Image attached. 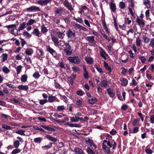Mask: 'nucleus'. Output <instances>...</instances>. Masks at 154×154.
<instances>
[{"label": "nucleus", "mask_w": 154, "mask_h": 154, "mask_svg": "<svg viewBox=\"0 0 154 154\" xmlns=\"http://www.w3.org/2000/svg\"><path fill=\"white\" fill-rule=\"evenodd\" d=\"M62 42L64 43L63 45H61L62 50H63L64 52L67 55H70L72 53V51L71 49V46L69 45V43H65V41H62Z\"/></svg>", "instance_id": "nucleus-1"}, {"label": "nucleus", "mask_w": 154, "mask_h": 154, "mask_svg": "<svg viewBox=\"0 0 154 154\" xmlns=\"http://www.w3.org/2000/svg\"><path fill=\"white\" fill-rule=\"evenodd\" d=\"M67 59L72 63L75 64H78L80 63V60L78 57L75 56L73 57H69Z\"/></svg>", "instance_id": "nucleus-2"}, {"label": "nucleus", "mask_w": 154, "mask_h": 154, "mask_svg": "<svg viewBox=\"0 0 154 154\" xmlns=\"http://www.w3.org/2000/svg\"><path fill=\"white\" fill-rule=\"evenodd\" d=\"M54 13L55 16H60L62 15L65 14L66 12L63 8H57L54 11Z\"/></svg>", "instance_id": "nucleus-3"}, {"label": "nucleus", "mask_w": 154, "mask_h": 154, "mask_svg": "<svg viewBox=\"0 0 154 154\" xmlns=\"http://www.w3.org/2000/svg\"><path fill=\"white\" fill-rule=\"evenodd\" d=\"M63 5L68 10L71 11V13H72V11L74 10L72 5L67 0H65L63 2Z\"/></svg>", "instance_id": "nucleus-4"}, {"label": "nucleus", "mask_w": 154, "mask_h": 154, "mask_svg": "<svg viewBox=\"0 0 154 154\" xmlns=\"http://www.w3.org/2000/svg\"><path fill=\"white\" fill-rule=\"evenodd\" d=\"M26 11L29 12L33 11H40V9L39 7L35 6H32L30 7L27 8Z\"/></svg>", "instance_id": "nucleus-5"}, {"label": "nucleus", "mask_w": 154, "mask_h": 154, "mask_svg": "<svg viewBox=\"0 0 154 154\" xmlns=\"http://www.w3.org/2000/svg\"><path fill=\"white\" fill-rule=\"evenodd\" d=\"M46 49L47 51L49 52L50 54L54 56H56V53L54 50L52 48L49 46L46 47Z\"/></svg>", "instance_id": "nucleus-6"}, {"label": "nucleus", "mask_w": 154, "mask_h": 154, "mask_svg": "<svg viewBox=\"0 0 154 154\" xmlns=\"http://www.w3.org/2000/svg\"><path fill=\"white\" fill-rule=\"evenodd\" d=\"M136 22L137 23L138 25L140 27H143L145 26V22L143 19H141L137 18L136 19Z\"/></svg>", "instance_id": "nucleus-7"}, {"label": "nucleus", "mask_w": 154, "mask_h": 154, "mask_svg": "<svg viewBox=\"0 0 154 154\" xmlns=\"http://www.w3.org/2000/svg\"><path fill=\"white\" fill-rule=\"evenodd\" d=\"M51 2V0H39L37 1V3L42 5H45Z\"/></svg>", "instance_id": "nucleus-8"}, {"label": "nucleus", "mask_w": 154, "mask_h": 154, "mask_svg": "<svg viewBox=\"0 0 154 154\" xmlns=\"http://www.w3.org/2000/svg\"><path fill=\"white\" fill-rule=\"evenodd\" d=\"M66 34L68 37L70 38H73L75 35V33L73 32L70 29H69L67 31Z\"/></svg>", "instance_id": "nucleus-9"}, {"label": "nucleus", "mask_w": 154, "mask_h": 154, "mask_svg": "<svg viewBox=\"0 0 154 154\" xmlns=\"http://www.w3.org/2000/svg\"><path fill=\"white\" fill-rule=\"evenodd\" d=\"M107 91L110 97L113 98L115 96V93L112 89L111 88H108L107 89Z\"/></svg>", "instance_id": "nucleus-10"}, {"label": "nucleus", "mask_w": 154, "mask_h": 154, "mask_svg": "<svg viewBox=\"0 0 154 154\" xmlns=\"http://www.w3.org/2000/svg\"><path fill=\"white\" fill-rule=\"evenodd\" d=\"M51 37L52 41L54 42L55 46H57L59 43V41L57 37L55 36L51 35Z\"/></svg>", "instance_id": "nucleus-11"}, {"label": "nucleus", "mask_w": 154, "mask_h": 154, "mask_svg": "<svg viewBox=\"0 0 154 154\" xmlns=\"http://www.w3.org/2000/svg\"><path fill=\"white\" fill-rule=\"evenodd\" d=\"M64 32L65 31L63 32L58 31L57 32L56 34L59 38H60L61 39H63L64 38L65 36Z\"/></svg>", "instance_id": "nucleus-12"}, {"label": "nucleus", "mask_w": 154, "mask_h": 154, "mask_svg": "<svg viewBox=\"0 0 154 154\" xmlns=\"http://www.w3.org/2000/svg\"><path fill=\"white\" fill-rule=\"evenodd\" d=\"M75 152L77 154H84V152L83 150L79 147H75L74 149Z\"/></svg>", "instance_id": "nucleus-13"}, {"label": "nucleus", "mask_w": 154, "mask_h": 154, "mask_svg": "<svg viewBox=\"0 0 154 154\" xmlns=\"http://www.w3.org/2000/svg\"><path fill=\"white\" fill-rule=\"evenodd\" d=\"M45 137L50 141L55 142L57 141V139L54 137H52L51 135H46Z\"/></svg>", "instance_id": "nucleus-14"}, {"label": "nucleus", "mask_w": 154, "mask_h": 154, "mask_svg": "<svg viewBox=\"0 0 154 154\" xmlns=\"http://www.w3.org/2000/svg\"><path fill=\"white\" fill-rule=\"evenodd\" d=\"M76 75L73 74L71 76L68 78V81L69 82L71 85H72L73 83L74 80L76 78Z\"/></svg>", "instance_id": "nucleus-15"}, {"label": "nucleus", "mask_w": 154, "mask_h": 154, "mask_svg": "<svg viewBox=\"0 0 154 154\" xmlns=\"http://www.w3.org/2000/svg\"><path fill=\"white\" fill-rule=\"evenodd\" d=\"M100 85L102 87H104L106 88L109 85V84L107 81L103 80L101 82L100 84Z\"/></svg>", "instance_id": "nucleus-16"}, {"label": "nucleus", "mask_w": 154, "mask_h": 154, "mask_svg": "<svg viewBox=\"0 0 154 154\" xmlns=\"http://www.w3.org/2000/svg\"><path fill=\"white\" fill-rule=\"evenodd\" d=\"M85 38L88 41V42L91 43H93L95 42L94 37L93 36H88Z\"/></svg>", "instance_id": "nucleus-17"}, {"label": "nucleus", "mask_w": 154, "mask_h": 154, "mask_svg": "<svg viewBox=\"0 0 154 154\" xmlns=\"http://www.w3.org/2000/svg\"><path fill=\"white\" fill-rule=\"evenodd\" d=\"M102 147L104 152L108 154L110 153V149L109 148L107 147L106 145H105L104 143H102Z\"/></svg>", "instance_id": "nucleus-18"}, {"label": "nucleus", "mask_w": 154, "mask_h": 154, "mask_svg": "<svg viewBox=\"0 0 154 154\" xmlns=\"http://www.w3.org/2000/svg\"><path fill=\"white\" fill-rule=\"evenodd\" d=\"M41 126V127H42L45 129L48 130V131H55V130L54 128L51 127H50L48 126L42 125Z\"/></svg>", "instance_id": "nucleus-19"}, {"label": "nucleus", "mask_w": 154, "mask_h": 154, "mask_svg": "<svg viewBox=\"0 0 154 154\" xmlns=\"http://www.w3.org/2000/svg\"><path fill=\"white\" fill-rule=\"evenodd\" d=\"M85 60L86 62L89 64H92L94 62V60L91 57H85Z\"/></svg>", "instance_id": "nucleus-20"}, {"label": "nucleus", "mask_w": 154, "mask_h": 154, "mask_svg": "<svg viewBox=\"0 0 154 154\" xmlns=\"http://www.w3.org/2000/svg\"><path fill=\"white\" fill-rule=\"evenodd\" d=\"M109 6L111 10L113 12H116V8L115 4L112 2H111L109 4Z\"/></svg>", "instance_id": "nucleus-21"}, {"label": "nucleus", "mask_w": 154, "mask_h": 154, "mask_svg": "<svg viewBox=\"0 0 154 154\" xmlns=\"http://www.w3.org/2000/svg\"><path fill=\"white\" fill-rule=\"evenodd\" d=\"M83 67L84 69V78L86 79H87L88 78V72L86 70V67L85 65L83 66Z\"/></svg>", "instance_id": "nucleus-22"}, {"label": "nucleus", "mask_w": 154, "mask_h": 154, "mask_svg": "<svg viewBox=\"0 0 154 154\" xmlns=\"http://www.w3.org/2000/svg\"><path fill=\"white\" fill-rule=\"evenodd\" d=\"M32 33L38 37H40L41 36V33L38 29H34Z\"/></svg>", "instance_id": "nucleus-23"}, {"label": "nucleus", "mask_w": 154, "mask_h": 154, "mask_svg": "<svg viewBox=\"0 0 154 154\" xmlns=\"http://www.w3.org/2000/svg\"><path fill=\"white\" fill-rule=\"evenodd\" d=\"M121 85H122L126 86L128 83V81L127 79L123 78L121 80Z\"/></svg>", "instance_id": "nucleus-24"}, {"label": "nucleus", "mask_w": 154, "mask_h": 154, "mask_svg": "<svg viewBox=\"0 0 154 154\" xmlns=\"http://www.w3.org/2000/svg\"><path fill=\"white\" fill-rule=\"evenodd\" d=\"M26 23L25 22H23L20 24V27L17 29L18 31H20L24 29L26 27Z\"/></svg>", "instance_id": "nucleus-25"}, {"label": "nucleus", "mask_w": 154, "mask_h": 154, "mask_svg": "<svg viewBox=\"0 0 154 154\" xmlns=\"http://www.w3.org/2000/svg\"><path fill=\"white\" fill-rule=\"evenodd\" d=\"M107 144L108 146H109L110 148H111L112 147V149L113 150L115 149V147L116 146V143L115 142H114V144H112L110 143V142L108 140L107 142Z\"/></svg>", "instance_id": "nucleus-26"}, {"label": "nucleus", "mask_w": 154, "mask_h": 154, "mask_svg": "<svg viewBox=\"0 0 154 154\" xmlns=\"http://www.w3.org/2000/svg\"><path fill=\"white\" fill-rule=\"evenodd\" d=\"M18 88L20 90H24L25 91H27L29 88L27 85H19L18 87Z\"/></svg>", "instance_id": "nucleus-27"}, {"label": "nucleus", "mask_w": 154, "mask_h": 154, "mask_svg": "<svg viewBox=\"0 0 154 154\" xmlns=\"http://www.w3.org/2000/svg\"><path fill=\"white\" fill-rule=\"evenodd\" d=\"M23 34L25 38H29L32 36V35L27 31L23 32Z\"/></svg>", "instance_id": "nucleus-28"}, {"label": "nucleus", "mask_w": 154, "mask_h": 154, "mask_svg": "<svg viewBox=\"0 0 154 154\" xmlns=\"http://www.w3.org/2000/svg\"><path fill=\"white\" fill-rule=\"evenodd\" d=\"M78 118H79V117L77 116H75L73 117H70V120L72 122H77L79 121Z\"/></svg>", "instance_id": "nucleus-29"}, {"label": "nucleus", "mask_w": 154, "mask_h": 154, "mask_svg": "<svg viewBox=\"0 0 154 154\" xmlns=\"http://www.w3.org/2000/svg\"><path fill=\"white\" fill-rule=\"evenodd\" d=\"M48 31V29L45 27L44 25H42L41 26V32L44 34H45Z\"/></svg>", "instance_id": "nucleus-30"}, {"label": "nucleus", "mask_w": 154, "mask_h": 154, "mask_svg": "<svg viewBox=\"0 0 154 154\" xmlns=\"http://www.w3.org/2000/svg\"><path fill=\"white\" fill-rule=\"evenodd\" d=\"M65 125H67L68 126L72 127H79V125L76 124H69L68 123H67L65 124Z\"/></svg>", "instance_id": "nucleus-31"}, {"label": "nucleus", "mask_w": 154, "mask_h": 154, "mask_svg": "<svg viewBox=\"0 0 154 154\" xmlns=\"http://www.w3.org/2000/svg\"><path fill=\"white\" fill-rule=\"evenodd\" d=\"M33 51L30 48L29 49H26V50L25 51V53L26 54L29 55H32V53Z\"/></svg>", "instance_id": "nucleus-32"}, {"label": "nucleus", "mask_w": 154, "mask_h": 154, "mask_svg": "<svg viewBox=\"0 0 154 154\" xmlns=\"http://www.w3.org/2000/svg\"><path fill=\"white\" fill-rule=\"evenodd\" d=\"M48 101L50 102H52L56 100V98L55 96H50L48 97Z\"/></svg>", "instance_id": "nucleus-33"}, {"label": "nucleus", "mask_w": 154, "mask_h": 154, "mask_svg": "<svg viewBox=\"0 0 154 154\" xmlns=\"http://www.w3.org/2000/svg\"><path fill=\"white\" fill-rule=\"evenodd\" d=\"M8 55L6 54H2L1 56L3 62L5 61L7 59Z\"/></svg>", "instance_id": "nucleus-34"}, {"label": "nucleus", "mask_w": 154, "mask_h": 154, "mask_svg": "<svg viewBox=\"0 0 154 154\" xmlns=\"http://www.w3.org/2000/svg\"><path fill=\"white\" fill-rule=\"evenodd\" d=\"M11 33L15 36L18 35V30L17 29H12L11 30Z\"/></svg>", "instance_id": "nucleus-35"}, {"label": "nucleus", "mask_w": 154, "mask_h": 154, "mask_svg": "<svg viewBox=\"0 0 154 154\" xmlns=\"http://www.w3.org/2000/svg\"><path fill=\"white\" fill-rule=\"evenodd\" d=\"M85 142L87 143H89L91 146H95L93 140H91L90 138H88L87 140H86Z\"/></svg>", "instance_id": "nucleus-36"}, {"label": "nucleus", "mask_w": 154, "mask_h": 154, "mask_svg": "<svg viewBox=\"0 0 154 154\" xmlns=\"http://www.w3.org/2000/svg\"><path fill=\"white\" fill-rule=\"evenodd\" d=\"M73 18L75 20L78 22H79L80 23H83V20L82 18L78 17L77 18H76L75 17H74Z\"/></svg>", "instance_id": "nucleus-37"}, {"label": "nucleus", "mask_w": 154, "mask_h": 154, "mask_svg": "<svg viewBox=\"0 0 154 154\" xmlns=\"http://www.w3.org/2000/svg\"><path fill=\"white\" fill-rule=\"evenodd\" d=\"M104 65L106 69L109 71V72H110L111 71L110 67L109 66L108 64L106 62H104Z\"/></svg>", "instance_id": "nucleus-38"}, {"label": "nucleus", "mask_w": 154, "mask_h": 154, "mask_svg": "<svg viewBox=\"0 0 154 154\" xmlns=\"http://www.w3.org/2000/svg\"><path fill=\"white\" fill-rule=\"evenodd\" d=\"M75 104L77 106L81 107L82 106V102L80 100L78 99L76 101Z\"/></svg>", "instance_id": "nucleus-39"}, {"label": "nucleus", "mask_w": 154, "mask_h": 154, "mask_svg": "<svg viewBox=\"0 0 154 154\" xmlns=\"http://www.w3.org/2000/svg\"><path fill=\"white\" fill-rule=\"evenodd\" d=\"M2 71L5 73H8L10 71V70L6 66H4L2 69Z\"/></svg>", "instance_id": "nucleus-40"}, {"label": "nucleus", "mask_w": 154, "mask_h": 154, "mask_svg": "<svg viewBox=\"0 0 154 154\" xmlns=\"http://www.w3.org/2000/svg\"><path fill=\"white\" fill-rule=\"evenodd\" d=\"M88 100L89 103L91 104H93L97 101V100L95 98H91L89 99Z\"/></svg>", "instance_id": "nucleus-41"}, {"label": "nucleus", "mask_w": 154, "mask_h": 154, "mask_svg": "<svg viewBox=\"0 0 154 154\" xmlns=\"http://www.w3.org/2000/svg\"><path fill=\"white\" fill-rule=\"evenodd\" d=\"M87 152L88 154H95L94 151L90 147H88L87 149Z\"/></svg>", "instance_id": "nucleus-42"}, {"label": "nucleus", "mask_w": 154, "mask_h": 154, "mask_svg": "<svg viewBox=\"0 0 154 154\" xmlns=\"http://www.w3.org/2000/svg\"><path fill=\"white\" fill-rule=\"evenodd\" d=\"M42 140V138L40 137L36 138L34 140V142L36 143H40Z\"/></svg>", "instance_id": "nucleus-43"}, {"label": "nucleus", "mask_w": 154, "mask_h": 154, "mask_svg": "<svg viewBox=\"0 0 154 154\" xmlns=\"http://www.w3.org/2000/svg\"><path fill=\"white\" fill-rule=\"evenodd\" d=\"M35 22V20L33 19H30L27 23L26 24L27 26L31 25Z\"/></svg>", "instance_id": "nucleus-44"}, {"label": "nucleus", "mask_w": 154, "mask_h": 154, "mask_svg": "<svg viewBox=\"0 0 154 154\" xmlns=\"http://www.w3.org/2000/svg\"><path fill=\"white\" fill-rule=\"evenodd\" d=\"M20 38V42L21 43V46L22 47H23L24 45L26 44V42L24 39L22 38Z\"/></svg>", "instance_id": "nucleus-45"}, {"label": "nucleus", "mask_w": 154, "mask_h": 154, "mask_svg": "<svg viewBox=\"0 0 154 154\" xmlns=\"http://www.w3.org/2000/svg\"><path fill=\"white\" fill-rule=\"evenodd\" d=\"M119 6L121 9H124L125 6V3L122 2H120L119 3Z\"/></svg>", "instance_id": "nucleus-46"}, {"label": "nucleus", "mask_w": 154, "mask_h": 154, "mask_svg": "<svg viewBox=\"0 0 154 154\" xmlns=\"http://www.w3.org/2000/svg\"><path fill=\"white\" fill-rule=\"evenodd\" d=\"M40 76V75L37 71L35 72L33 75V77L35 79H38Z\"/></svg>", "instance_id": "nucleus-47"}, {"label": "nucleus", "mask_w": 154, "mask_h": 154, "mask_svg": "<svg viewBox=\"0 0 154 154\" xmlns=\"http://www.w3.org/2000/svg\"><path fill=\"white\" fill-rule=\"evenodd\" d=\"M14 144L15 148H18L20 145L19 141L18 140H15L14 143Z\"/></svg>", "instance_id": "nucleus-48"}, {"label": "nucleus", "mask_w": 154, "mask_h": 154, "mask_svg": "<svg viewBox=\"0 0 154 154\" xmlns=\"http://www.w3.org/2000/svg\"><path fill=\"white\" fill-rule=\"evenodd\" d=\"M131 22V20L128 17H125V23L130 24Z\"/></svg>", "instance_id": "nucleus-49"}, {"label": "nucleus", "mask_w": 154, "mask_h": 154, "mask_svg": "<svg viewBox=\"0 0 154 154\" xmlns=\"http://www.w3.org/2000/svg\"><path fill=\"white\" fill-rule=\"evenodd\" d=\"M25 132V131H24V130H17V131L16 132V133L17 134H20L24 135H25V134H24Z\"/></svg>", "instance_id": "nucleus-50"}, {"label": "nucleus", "mask_w": 154, "mask_h": 154, "mask_svg": "<svg viewBox=\"0 0 154 154\" xmlns=\"http://www.w3.org/2000/svg\"><path fill=\"white\" fill-rule=\"evenodd\" d=\"M141 40L140 39L139 37L137 38L136 40V45L137 46H139L140 45Z\"/></svg>", "instance_id": "nucleus-51"}, {"label": "nucleus", "mask_w": 154, "mask_h": 154, "mask_svg": "<svg viewBox=\"0 0 154 154\" xmlns=\"http://www.w3.org/2000/svg\"><path fill=\"white\" fill-rule=\"evenodd\" d=\"M22 66L21 65H19L17 66L16 68V70L17 71V74H19L20 72H21V70Z\"/></svg>", "instance_id": "nucleus-52"}, {"label": "nucleus", "mask_w": 154, "mask_h": 154, "mask_svg": "<svg viewBox=\"0 0 154 154\" xmlns=\"http://www.w3.org/2000/svg\"><path fill=\"white\" fill-rule=\"evenodd\" d=\"M20 150L19 149L16 148L11 153L12 154H16L17 153L20 152Z\"/></svg>", "instance_id": "nucleus-53"}, {"label": "nucleus", "mask_w": 154, "mask_h": 154, "mask_svg": "<svg viewBox=\"0 0 154 154\" xmlns=\"http://www.w3.org/2000/svg\"><path fill=\"white\" fill-rule=\"evenodd\" d=\"M27 79V76L25 75H23L21 78V81L22 82H25Z\"/></svg>", "instance_id": "nucleus-54"}, {"label": "nucleus", "mask_w": 154, "mask_h": 154, "mask_svg": "<svg viewBox=\"0 0 154 154\" xmlns=\"http://www.w3.org/2000/svg\"><path fill=\"white\" fill-rule=\"evenodd\" d=\"M5 27L8 29H13L17 28L16 25L15 24H12L5 26Z\"/></svg>", "instance_id": "nucleus-55"}, {"label": "nucleus", "mask_w": 154, "mask_h": 154, "mask_svg": "<svg viewBox=\"0 0 154 154\" xmlns=\"http://www.w3.org/2000/svg\"><path fill=\"white\" fill-rule=\"evenodd\" d=\"M143 38L144 40V42L145 43H148L150 41V39L145 36H143Z\"/></svg>", "instance_id": "nucleus-56"}, {"label": "nucleus", "mask_w": 154, "mask_h": 154, "mask_svg": "<svg viewBox=\"0 0 154 154\" xmlns=\"http://www.w3.org/2000/svg\"><path fill=\"white\" fill-rule=\"evenodd\" d=\"M105 51L103 50H102V51L100 53L101 56L105 59H106V58L105 56Z\"/></svg>", "instance_id": "nucleus-57"}, {"label": "nucleus", "mask_w": 154, "mask_h": 154, "mask_svg": "<svg viewBox=\"0 0 154 154\" xmlns=\"http://www.w3.org/2000/svg\"><path fill=\"white\" fill-rule=\"evenodd\" d=\"M138 121V119H134L132 122L133 125L134 126L137 125Z\"/></svg>", "instance_id": "nucleus-58"}, {"label": "nucleus", "mask_w": 154, "mask_h": 154, "mask_svg": "<svg viewBox=\"0 0 154 154\" xmlns=\"http://www.w3.org/2000/svg\"><path fill=\"white\" fill-rule=\"evenodd\" d=\"M2 127L3 128L8 130L11 129H12V128L11 126L5 125H2Z\"/></svg>", "instance_id": "nucleus-59"}, {"label": "nucleus", "mask_w": 154, "mask_h": 154, "mask_svg": "<svg viewBox=\"0 0 154 154\" xmlns=\"http://www.w3.org/2000/svg\"><path fill=\"white\" fill-rule=\"evenodd\" d=\"M145 152L147 154H151L152 153V150L150 149L146 148Z\"/></svg>", "instance_id": "nucleus-60"}, {"label": "nucleus", "mask_w": 154, "mask_h": 154, "mask_svg": "<svg viewBox=\"0 0 154 154\" xmlns=\"http://www.w3.org/2000/svg\"><path fill=\"white\" fill-rule=\"evenodd\" d=\"M48 101L47 100H42L39 101V103L41 105H43L45 103L47 102Z\"/></svg>", "instance_id": "nucleus-61"}, {"label": "nucleus", "mask_w": 154, "mask_h": 154, "mask_svg": "<svg viewBox=\"0 0 154 154\" xmlns=\"http://www.w3.org/2000/svg\"><path fill=\"white\" fill-rule=\"evenodd\" d=\"M72 70L75 72H78L79 71V69L76 66H73L72 68Z\"/></svg>", "instance_id": "nucleus-62"}, {"label": "nucleus", "mask_w": 154, "mask_h": 154, "mask_svg": "<svg viewBox=\"0 0 154 154\" xmlns=\"http://www.w3.org/2000/svg\"><path fill=\"white\" fill-rule=\"evenodd\" d=\"M149 45L152 48L154 47V38L151 39Z\"/></svg>", "instance_id": "nucleus-63"}, {"label": "nucleus", "mask_w": 154, "mask_h": 154, "mask_svg": "<svg viewBox=\"0 0 154 154\" xmlns=\"http://www.w3.org/2000/svg\"><path fill=\"white\" fill-rule=\"evenodd\" d=\"M150 120L151 123L153 124L154 123V115H152L151 116Z\"/></svg>", "instance_id": "nucleus-64"}]
</instances>
